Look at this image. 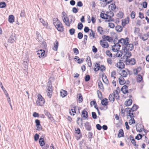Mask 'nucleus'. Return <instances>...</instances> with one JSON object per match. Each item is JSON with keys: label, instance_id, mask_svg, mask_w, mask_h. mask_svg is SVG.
Instances as JSON below:
<instances>
[{"label": "nucleus", "instance_id": "obj_1", "mask_svg": "<svg viewBox=\"0 0 149 149\" xmlns=\"http://www.w3.org/2000/svg\"><path fill=\"white\" fill-rule=\"evenodd\" d=\"M53 24L57 30L59 31L62 32L64 31V28L61 22L57 18L53 19Z\"/></svg>", "mask_w": 149, "mask_h": 149}, {"label": "nucleus", "instance_id": "obj_2", "mask_svg": "<svg viewBox=\"0 0 149 149\" xmlns=\"http://www.w3.org/2000/svg\"><path fill=\"white\" fill-rule=\"evenodd\" d=\"M38 98L36 101V104L37 105L42 106L45 102V99L41 95H38Z\"/></svg>", "mask_w": 149, "mask_h": 149}, {"label": "nucleus", "instance_id": "obj_3", "mask_svg": "<svg viewBox=\"0 0 149 149\" xmlns=\"http://www.w3.org/2000/svg\"><path fill=\"white\" fill-rule=\"evenodd\" d=\"M133 47V45L132 44L128 43V45H127L123 47L122 50H124L126 51H131L132 50Z\"/></svg>", "mask_w": 149, "mask_h": 149}, {"label": "nucleus", "instance_id": "obj_4", "mask_svg": "<svg viewBox=\"0 0 149 149\" xmlns=\"http://www.w3.org/2000/svg\"><path fill=\"white\" fill-rule=\"evenodd\" d=\"M125 62L127 65L131 64L132 65H134L136 63V61L134 58H132L131 59L127 58L125 59Z\"/></svg>", "mask_w": 149, "mask_h": 149}, {"label": "nucleus", "instance_id": "obj_5", "mask_svg": "<svg viewBox=\"0 0 149 149\" xmlns=\"http://www.w3.org/2000/svg\"><path fill=\"white\" fill-rule=\"evenodd\" d=\"M122 61V60H120L119 62L117 63L116 65V66L120 69L124 68L125 67V65Z\"/></svg>", "mask_w": 149, "mask_h": 149}, {"label": "nucleus", "instance_id": "obj_6", "mask_svg": "<svg viewBox=\"0 0 149 149\" xmlns=\"http://www.w3.org/2000/svg\"><path fill=\"white\" fill-rule=\"evenodd\" d=\"M108 17H109V19L106 20L105 22H108L110 21H113V19L111 18V17H113L114 15L113 13L111 10H110L109 12H108Z\"/></svg>", "mask_w": 149, "mask_h": 149}, {"label": "nucleus", "instance_id": "obj_7", "mask_svg": "<svg viewBox=\"0 0 149 149\" xmlns=\"http://www.w3.org/2000/svg\"><path fill=\"white\" fill-rule=\"evenodd\" d=\"M102 38L103 39L104 41H105L106 40L108 41L109 42H111L113 40V38L112 37L109 36H106L105 35L102 36Z\"/></svg>", "mask_w": 149, "mask_h": 149}, {"label": "nucleus", "instance_id": "obj_8", "mask_svg": "<svg viewBox=\"0 0 149 149\" xmlns=\"http://www.w3.org/2000/svg\"><path fill=\"white\" fill-rule=\"evenodd\" d=\"M37 54L38 55V57L41 58L44 56L45 52L44 50L40 49L37 51Z\"/></svg>", "mask_w": 149, "mask_h": 149}, {"label": "nucleus", "instance_id": "obj_9", "mask_svg": "<svg viewBox=\"0 0 149 149\" xmlns=\"http://www.w3.org/2000/svg\"><path fill=\"white\" fill-rule=\"evenodd\" d=\"M100 43L101 46L102 47L104 48H107L109 47V45L107 42H106L105 41H102L101 40L100 41Z\"/></svg>", "mask_w": 149, "mask_h": 149}, {"label": "nucleus", "instance_id": "obj_10", "mask_svg": "<svg viewBox=\"0 0 149 149\" xmlns=\"http://www.w3.org/2000/svg\"><path fill=\"white\" fill-rule=\"evenodd\" d=\"M47 88L46 91H53L52 82L50 81H48Z\"/></svg>", "mask_w": 149, "mask_h": 149}, {"label": "nucleus", "instance_id": "obj_11", "mask_svg": "<svg viewBox=\"0 0 149 149\" xmlns=\"http://www.w3.org/2000/svg\"><path fill=\"white\" fill-rule=\"evenodd\" d=\"M124 53H125V55H126L125 56H123L122 58H121V59H122L123 58L126 57L125 59H127V58H130L131 57L132 55V54L131 52H130L129 51H125L124 50H123Z\"/></svg>", "mask_w": 149, "mask_h": 149}, {"label": "nucleus", "instance_id": "obj_12", "mask_svg": "<svg viewBox=\"0 0 149 149\" xmlns=\"http://www.w3.org/2000/svg\"><path fill=\"white\" fill-rule=\"evenodd\" d=\"M85 127L86 129L89 131L91 130V126L89 123L88 122H86L85 123Z\"/></svg>", "mask_w": 149, "mask_h": 149}, {"label": "nucleus", "instance_id": "obj_13", "mask_svg": "<svg viewBox=\"0 0 149 149\" xmlns=\"http://www.w3.org/2000/svg\"><path fill=\"white\" fill-rule=\"evenodd\" d=\"M44 136H42L39 139V142L41 147H43L45 145V142L44 139Z\"/></svg>", "mask_w": 149, "mask_h": 149}, {"label": "nucleus", "instance_id": "obj_14", "mask_svg": "<svg viewBox=\"0 0 149 149\" xmlns=\"http://www.w3.org/2000/svg\"><path fill=\"white\" fill-rule=\"evenodd\" d=\"M63 22L66 26H70V24L71 23V21H70L68 17L65 18V20L63 19Z\"/></svg>", "mask_w": 149, "mask_h": 149}, {"label": "nucleus", "instance_id": "obj_15", "mask_svg": "<svg viewBox=\"0 0 149 149\" xmlns=\"http://www.w3.org/2000/svg\"><path fill=\"white\" fill-rule=\"evenodd\" d=\"M44 113L45 115L51 120H52L53 119V117L52 116V115L47 110H45L44 111Z\"/></svg>", "mask_w": 149, "mask_h": 149}, {"label": "nucleus", "instance_id": "obj_16", "mask_svg": "<svg viewBox=\"0 0 149 149\" xmlns=\"http://www.w3.org/2000/svg\"><path fill=\"white\" fill-rule=\"evenodd\" d=\"M114 92L113 93L111 94L109 96V100L110 102L113 103L114 101Z\"/></svg>", "mask_w": 149, "mask_h": 149}, {"label": "nucleus", "instance_id": "obj_17", "mask_svg": "<svg viewBox=\"0 0 149 149\" xmlns=\"http://www.w3.org/2000/svg\"><path fill=\"white\" fill-rule=\"evenodd\" d=\"M121 91L124 94L128 93V88L127 86L126 85H124L121 88Z\"/></svg>", "mask_w": 149, "mask_h": 149}, {"label": "nucleus", "instance_id": "obj_18", "mask_svg": "<svg viewBox=\"0 0 149 149\" xmlns=\"http://www.w3.org/2000/svg\"><path fill=\"white\" fill-rule=\"evenodd\" d=\"M122 41H123V46H126L127 45H128V43H129L130 40L129 38L127 37L125 39L123 38L121 40Z\"/></svg>", "mask_w": 149, "mask_h": 149}, {"label": "nucleus", "instance_id": "obj_19", "mask_svg": "<svg viewBox=\"0 0 149 149\" xmlns=\"http://www.w3.org/2000/svg\"><path fill=\"white\" fill-rule=\"evenodd\" d=\"M82 117L86 119H87L88 118V113L85 110H83L82 111Z\"/></svg>", "mask_w": 149, "mask_h": 149}, {"label": "nucleus", "instance_id": "obj_20", "mask_svg": "<svg viewBox=\"0 0 149 149\" xmlns=\"http://www.w3.org/2000/svg\"><path fill=\"white\" fill-rule=\"evenodd\" d=\"M132 101L131 99H129L125 102L124 104L126 106H129L132 103Z\"/></svg>", "mask_w": 149, "mask_h": 149}, {"label": "nucleus", "instance_id": "obj_21", "mask_svg": "<svg viewBox=\"0 0 149 149\" xmlns=\"http://www.w3.org/2000/svg\"><path fill=\"white\" fill-rule=\"evenodd\" d=\"M61 96L63 97H64L67 95V91L65 90L62 89L60 92Z\"/></svg>", "mask_w": 149, "mask_h": 149}, {"label": "nucleus", "instance_id": "obj_22", "mask_svg": "<svg viewBox=\"0 0 149 149\" xmlns=\"http://www.w3.org/2000/svg\"><path fill=\"white\" fill-rule=\"evenodd\" d=\"M118 80L119 83L121 85H123L126 83V81L124 78L121 77H120L119 78Z\"/></svg>", "mask_w": 149, "mask_h": 149}, {"label": "nucleus", "instance_id": "obj_23", "mask_svg": "<svg viewBox=\"0 0 149 149\" xmlns=\"http://www.w3.org/2000/svg\"><path fill=\"white\" fill-rule=\"evenodd\" d=\"M141 70V67H138L136 69H133L134 74L136 75H137L138 73Z\"/></svg>", "mask_w": 149, "mask_h": 149}, {"label": "nucleus", "instance_id": "obj_24", "mask_svg": "<svg viewBox=\"0 0 149 149\" xmlns=\"http://www.w3.org/2000/svg\"><path fill=\"white\" fill-rule=\"evenodd\" d=\"M116 6L114 3H112L109 6V10L111 9V10L114 11L116 8Z\"/></svg>", "mask_w": 149, "mask_h": 149}, {"label": "nucleus", "instance_id": "obj_25", "mask_svg": "<svg viewBox=\"0 0 149 149\" xmlns=\"http://www.w3.org/2000/svg\"><path fill=\"white\" fill-rule=\"evenodd\" d=\"M108 103V99L106 98H105L103 99L101 101V104L102 105L106 106Z\"/></svg>", "mask_w": 149, "mask_h": 149}, {"label": "nucleus", "instance_id": "obj_26", "mask_svg": "<svg viewBox=\"0 0 149 149\" xmlns=\"http://www.w3.org/2000/svg\"><path fill=\"white\" fill-rule=\"evenodd\" d=\"M124 136V133L123 129H121L119 131L118 134V138H120Z\"/></svg>", "mask_w": 149, "mask_h": 149}, {"label": "nucleus", "instance_id": "obj_27", "mask_svg": "<svg viewBox=\"0 0 149 149\" xmlns=\"http://www.w3.org/2000/svg\"><path fill=\"white\" fill-rule=\"evenodd\" d=\"M77 97L78 98V102L79 103H81L83 101V98L81 93L78 94Z\"/></svg>", "mask_w": 149, "mask_h": 149}, {"label": "nucleus", "instance_id": "obj_28", "mask_svg": "<svg viewBox=\"0 0 149 149\" xmlns=\"http://www.w3.org/2000/svg\"><path fill=\"white\" fill-rule=\"evenodd\" d=\"M14 17L13 15H10L9 16L8 21L10 23H13L14 22Z\"/></svg>", "mask_w": 149, "mask_h": 149}, {"label": "nucleus", "instance_id": "obj_29", "mask_svg": "<svg viewBox=\"0 0 149 149\" xmlns=\"http://www.w3.org/2000/svg\"><path fill=\"white\" fill-rule=\"evenodd\" d=\"M15 37L13 36H11L8 39V41L10 43H12L15 41Z\"/></svg>", "mask_w": 149, "mask_h": 149}, {"label": "nucleus", "instance_id": "obj_30", "mask_svg": "<svg viewBox=\"0 0 149 149\" xmlns=\"http://www.w3.org/2000/svg\"><path fill=\"white\" fill-rule=\"evenodd\" d=\"M77 107V106H74V107H73V108H74V109H71V110L72 111H70V113L71 115H72V113H76V108ZM78 108V110H79V113H80V112H79V107H77Z\"/></svg>", "mask_w": 149, "mask_h": 149}, {"label": "nucleus", "instance_id": "obj_31", "mask_svg": "<svg viewBox=\"0 0 149 149\" xmlns=\"http://www.w3.org/2000/svg\"><path fill=\"white\" fill-rule=\"evenodd\" d=\"M95 67L96 68H94V70L95 72H97L99 70H100V64L98 63H96L95 65Z\"/></svg>", "mask_w": 149, "mask_h": 149}, {"label": "nucleus", "instance_id": "obj_32", "mask_svg": "<svg viewBox=\"0 0 149 149\" xmlns=\"http://www.w3.org/2000/svg\"><path fill=\"white\" fill-rule=\"evenodd\" d=\"M98 86L100 88V89L103 91L104 89L103 85L102 83L100 81L98 83Z\"/></svg>", "mask_w": 149, "mask_h": 149}, {"label": "nucleus", "instance_id": "obj_33", "mask_svg": "<svg viewBox=\"0 0 149 149\" xmlns=\"http://www.w3.org/2000/svg\"><path fill=\"white\" fill-rule=\"evenodd\" d=\"M143 77L140 74L138 75V77L136 79V81L138 82H140L143 80Z\"/></svg>", "mask_w": 149, "mask_h": 149}, {"label": "nucleus", "instance_id": "obj_34", "mask_svg": "<svg viewBox=\"0 0 149 149\" xmlns=\"http://www.w3.org/2000/svg\"><path fill=\"white\" fill-rule=\"evenodd\" d=\"M122 29V27L121 26L117 25L116 27V30L118 32H121Z\"/></svg>", "mask_w": 149, "mask_h": 149}, {"label": "nucleus", "instance_id": "obj_35", "mask_svg": "<svg viewBox=\"0 0 149 149\" xmlns=\"http://www.w3.org/2000/svg\"><path fill=\"white\" fill-rule=\"evenodd\" d=\"M102 78H103L104 77V76L103 75H102ZM102 80H103V82L104 83H105L106 84H109V82L108 80V79L107 78L106 75H105L104 76V79H102Z\"/></svg>", "mask_w": 149, "mask_h": 149}, {"label": "nucleus", "instance_id": "obj_36", "mask_svg": "<svg viewBox=\"0 0 149 149\" xmlns=\"http://www.w3.org/2000/svg\"><path fill=\"white\" fill-rule=\"evenodd\" d=\"M58 42L56 41V43H54V47L53 49L54 50L56 51L57 50L58 46Z\"/></svg>", "mask_w": 149, "mask_h": 149}, {"label": "nucleus", "instance_id": "obj_37", "mask_svg": "<svg viewBox=\"0 0 149 149\" xmlns=\"http://www.w3.org/2000/svg\"><path fill=\"white\" fill-rule=\"evenodd\" d=\"M113 42L114 45L113 46H112V47H116L117 48H119V49H120L121 45L119 44V43H118V42H115V41H113Z\"/></svg>", "mask_w": 149, "mask_h": 149}, {"label": "nucleus", "instance_id": "obj_38", "mask_svg": "<svg viewBox=\"0 0 149 149\" xmlns=\"http://www.w3.org/2000/svg\"><path fill=\"white\" fill-rule=\"evenodd\" d=\"M40 21L41 22L43 25L46 27H47V26L48 24L47 23L44 21V20L42 18H40L39 19Z\"/></svg>", "mask_w": 149, "mask_h": 149}, {"label": "nucleus", "instance_id": "obj_39", "mask_svg": "<svg viewBox=\"0 0 149 149\" xmlns=\"http://www.w3.org/2000/svg\"><path fill=\"white\" fill-rule=\"evenodd\" d=\"M138 107L136 104H134L132 108H131L132 112L136 111L138 108Z\"/></svg>", "mask_w": 149, "mask_h": 149}, {"label": "nucleus", "instance_id": "obj_40", "mask_svg": "<svg viewBox=\"0 0 149 149\" xmlns=\"http://www.w3.org/2000/svg\"><path fill=\"white\" fill-rule=\"evenodd\" d=\"M97 31L101 35H102L103 34L102 32L103 31V28L101 27L100 26L98 27Z\"/></svg>", "mask_w": 149, "mask_h": 149}, {"label": "nucleus", "instance_id": "obj_41", "mask_svg": "<svg viewBox=\"0 0 149 149\" xmlns=\"http://www.w3.org/2000/svg\"><path fill=\"white\" fill-rule=\"evenodd\" d=\"M90 31H91V33H90L89 34V36L90 37L92 36L93 37V38H95V31H93V30L92 29H91Z\"/></svg>", "mask_w": 149, "mask_h": 149}, {"label": "nucleus", "instance_id": "obj_42", "mask_svg": "<svg viewBox=\"0 0 149 149\" xmlns=\"http://www.w3.org/2000/svg\"><path fill=\"white\" fill-rule=\"evenodd\" d=\"M69 32L70 34L71 35H72L74 34L75 33V30L74 28H72L69 30Z\"/></svg>", "mask_w": 149, "mask_h": 149}, {"label": "nucleus", "instance_id": "obj_43", "mask_svg": "<svg viewBox=\"0 0 149 149\" xmlns=\"http://www.w3.org/2000/svg\"><path fill=\"white\" fill-rule=\"evenodd\" d=\"M67 17H68L65 13L64 11L62 13V20H65V18Z\"/></svg>", "mask_w": 149, "mask_h": 149}, {"label": "nucleus", "instance_id": "obj_44", "mask_svg": "<svg viewBox=\"0 0 149 149\" xmlns=\"http://www.w3.org/2000/svg\"><path fill=\"white\" fill-rule=\"evenodd\" d=\"M141 39L143 41H146L148 39V37L146 34H144L141 37Z\"/></svg>", "mask_w": 149, "mask_h": 149}, {"label": "nucleus", "instance_id": "obj_45", "mask_svg": "<svg viewBox=\"0 0 149 149\" xmlns=\"http://www.w3.org/2000/svg\"><path fill=\"white\" fill-rule=\"evenodd\" d=\"M123 13L121 12H119L117 14V17L120 18H121L123 17Z\"/></svg>", "mask_w": 149, "mask_h": 149}, {"label": "nucleus", "instance_id": "obj_46", "mask_svg": "<svg viewBox=\"0 0 149 149\" xmlns=\"http://www.w3.org/2000/svg\"><path fill=\"white\" fill-rule=\"evenodd\" d=\"M121 76H123L124 77H126L127 75V72L125 70H123L122 71Z\"/></svg>", "mask_w": 149, "mask_h": 149}, {"label": "nucleus", "instance_id": "obj_47", "mask_svg": "<svg viewBox=\"0 0 149 149\" xmlns=\"http://www.w3.org/2000/svg\"><path fill=\"white\" fill-rule=\"evenodd\" d=\"M83 27V25L82 24L81 22H79L77 26V28L79 30H81Z\"/></svg>", "mask_w": 149, "mask_h": 149}, {"label": "nucleus", "instance_id": "obj_48", "mask_svg": "<svg viewBox=\"0 0 149 149\" xmlns=\"http://www.w3.org/2000/svg\"><path fill=\"white\" fill-rule=\"evenodd\" d=\"M129 123L130 125L135 123V120L133 118H131L130 120L129 121Z\"/></svg>", "mask_w": 149, "mask_h": 149}, {"label": "nucleus", "instance_id": "obj_49", "mask_svg": "<svg viewBox=\"0 0 149 149\" xmlns=\"http://www.w3.org/2000/svg\"><path fill=\"white\" fill-rule=\"evenodd\" d=\"M97 95H98V97H99V98H100V99H102L103 97H102V93L101 92H100V91H99V90H97Z\"/></svg>", "mask_w": 149, "mask_h": 149}, {"label": "nucleus", "instance_id": "obj_50", "mask_svg": "<svg viewBox=\"0 0 149 149\" xmlns=\"http://www.w3.org/2000/svg\"><path fill=\"white\" fill-rule=\"evenodd\" d=\"M6 6L5 2H3L0 3V8H5Z\"/></svg>", "mask_w": 149, "mask_h": 149}, {"label": "nucleus", "instance_id": "obj_51", "mask_svg": "<svg viewBox=\"0 0 149 149\" xmlns=\"http://www.w3.org/2000/svg\"><path fill=\"white\" fill-rule=\"evenodd\" d=\"M88 139H90V141H91V139L92 138L93 133L91 132H89L88 134Z\"/></svg>", "mask_w": 149, "mask_h": 149}, {"label": "nucleus", "instance_id": "obj_52", "mask_svg": "<svg viewBox=\"0 0 149 149\" xmlns=\"http://www.w3.org/2000/svg\"><path fill=\"white\" fill-rule=\"evenodd\" d=\"M136 15V14L134 11H132L130 14L131 17L132 19L134 18Z\"/></svg>", "mask_w": 149, "mask_h": 149}, {"label": "nucleus", "instance_id": "obj_53", "mask_svg": "<svg viewBox=\"0 0 149 149\" xmlns=\"http://www.w3.org/2000/svg\"><path fill=\"white\" fill-rule=\"evenodd\" d=\"M142 137V135L140 134H139L135 137V138L137 140H139L141 139Z\"/></svg>", "mask_w": 149, "mask_h": 149}, {"label": "nucleus", "instance_id": "obj_54", "mask_svg": "<svg viewBox=\"0 0 149 149\" xmlns=\"http://www.w3.org/2000/svg\"><path fill=\"white\" fill-rule=\"evenodd\" d=\"M47 92V96L49 98H51L52 97V93L53 91H46Z\"/></svg>", "mask_w": 149, "mask_h": 149}, {"label": "nucleus", "instance_id": "obj_55", "mask_svg": "<svg viewBox=\"0 0 149 149\" xmlns=\"http://www.w3.org/2000/svg\"><path fill=\"white\" fill-rule=\"evenodd\" d=\"M92 117L94 119H96L97 118V114L95 112H92Z\"/></svg>", "mask_w": 149, "mask_h": 149}, {"label": "nucleus", "instance_id": "obj_56", "mask_svg": "<svg viewBox=\"0 0 149 149\" xmlns=\"http://www.w3.org/2000/svg\"><path fill=\"white\" fill-rule=\"evenodd\" d=\"M90 79V76L89 75H86L85 77V80L87 82L89 81Z\"/></svg>", "mask_w": 149, "mask_h": 149}, {"label": "nucleus", "instance_id": "obj_57", "mask_svg": "<svg viewBox=\"0 0 149 149\" xmlns=\"http://www.w3.org/2000/svg\"><path fill=\"white\" fill-rule=\"evenodd\" d=\"M105 13H101L100 14V17L103 19H108V17H105L104 16Z\"/></svg>", "mask_w": 149, "mask_h": 149}, {"label": "nucleus", "instance_id": "obj_58", "mask_svg": "<svg viewBox=\"0 0 149 149\" xmlns=\"http://www.w3.org/2000/svg\"><path fill=\"white\" fill-rule=\"evenodd\" d=\"M83 34L81 32H79L78 34V38L80 39H81L83 37Z\"/></svg>", "mask_w": 149, "mask_h": 149}, {"label": "nucleus", "instance_id": "obj_59", "mask_svg": "<svg viewBox=\"0 0 149 149\" xmlns=\"http://www.w3.org/2000/svg\"><path fill=\"white\" fill-rule=\"evenodd\" d=\"M39 136L38 134H35L34 136V139L35 141H37L39 139Z\"/></svg>", "mask_w": 149, "mask_h": 149}, {"label": "nucleus", "instance_id": "obj_60", "mask_svg": "<svg viewBox=\"0 0 149 149\" xmlns=\"http://www.w3.org/2000/svg\"><path fill=\"white\" fill-rule=\"evenodd\" d=\"M25 13L24 10H22L21 11L20 16L22 17H24L25 16Z\"/></svg>", "mask_w": 149, "mask_h": 149}, {"label": "nucleus", "instance_id": "obj_61", "mask_svg": "<svg viewBox=\"0 0 149 149\" xmlns=\"http://www.w3.org/2000/svg\"><path fill=\"white\" fill-rule=\"evenodd\" d=\"M106 54L109 57H112V54L111 53L110 51L109 50H107L106 52Z\"/></svg>", "mask_w": 149, "mask_h": 149}, {"label": "nucleus", "instance_id": "obj_62", "mask_svg": "<svg viewBox=\"0 0 149 149\" xmlns=\"http://www.w3.org/2000/svg\"><path fill=\"white\" fill-rule=\"evenodd\" d=\"M73 50L74 53L76 55L78 54L79 53V51L76 48H74L73 49Z\"/></svg>", "mask_w": 149, "mask_h": 149}, {"label": "nucleus", "instance_id": "obj_63", "mask_svg": "<svg viewBox=\"0 0 149 149\" xmlns=\"http://www.w3.org/2000/svg\"><path fill=\"white\" fill-rule=\"evenodd\" d=\"M133 140H132V141H131V142L133 144V145L135 146L138 147L139 146V145L138 144H136V141L134 139H133Z\"/></svg>", "mask_w": 149, "mask_h": 149}, {"label": "nucleus", "instance_id": "obj_64", "mask_svg": "<svg viewBox=\"0 0 149 149\" xmlns=\"http://www.w3.org/2000/svg\"><path fill=\"white\" fill-rule=\"evenodd\" d=\"M49 145L48 144H45L43 147H42V149H48L49 148Z\"/></svg>", "mask_w": 149, "mask_h": 149}]
</instances>
